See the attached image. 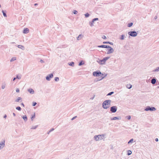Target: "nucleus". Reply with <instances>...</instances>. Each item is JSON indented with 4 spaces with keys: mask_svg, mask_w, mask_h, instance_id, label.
Instances as JSON below:
<instances>
[{
    "mask_svg": "<svg viewBox=\"0 0 159 159\" xmlns=\"http://www.w3.org/2000/svg\"><path fill=\"white\" fill-rule=\"evenodd\" d=\"M157 81V79L155 78L154 77L152 78L151 81V83L153 84H155Z\"/></svg>",
    "mask_w": 159,
    "mask_h": 159,
    "instance_id": "8",
    "label": "nucleus"
},
{
    "mask_svg": "<svg viewBox=\"0 0 159 159\" xmlns=\"http://www.w3.org/2000/svg\"><path fill=\"white\" fill-rule=\"evenodd\" d=\"M117 107L116 106H113L110 107V111L112 113H115L117 110Z\"/></svg>",
    "mask_w": 159,
    "mask_h": 159,
    "instance_id": "5",
    "label": "nucleus"
},
{
    "mask_svg": "<svg viewBox=\"0 0 159 159\" xmlns=\"http://www.w3.org/2000/svg\"><path fill=\"white\" fill-rule=\"evenodd\" d=\"M133 25V23L132 22H130V23L128 24L127 26L128 27H131Z\"/></svg>",
    "mask_w": 159,
    "mask_h": 159,
    "instance_id": "22",
    "label": "nucleus"
},
{
    "mask_svg": "<svg viewBox=\"0 0 159 159\" xmlns=\"http://www.w3.org/2000/svg\"><path fill=\"white\" fill-rule=\"evenodd\" d=\"M21 105L23 106L24 107V105L23 103H21Z\"/></svg>",
    "mask_w": 159,
    "mask_h": 159,
    "instance_id": "50",
    "label": "nucleus"
},
{
    "mask_svg": "<svg viewBox=\"0 0 159 159\" xmlns=\"http://www.w3.org/2000/svg\"><path fill=\"white\" fill-rule=\"evenodd\" d=\"M6 115H5V116H4V118H6Z\"/></svg>",
    "mask_w": 159,
    "mask_h": 159,
    "instance_id": "55",
    "label": "nucleus"
},
{
    "mask_svg": "<svg viewBox=\"0 0 159 159\" xmlns=\"http://www.w3.org/2000/svg\"><path fill=\"white\" fill-rule=\"evenodd\" d=\"M108 48H109V49L107 50L108 51L107 53V54L111 53L114 52V50L111 47L109 46V47H108Z\"/></svg>",
    "mask_w": 159,
    "mask_h": 159,
    "instance_id": "7",
    "label": "nucleus"
},
{
    "mask_svg": "<svg viewBox=\"0 0 159 159\" xmlns=\"http://www.w3.org/2000/svg\"><path fill=\"white\" fill-rule=\"evenodd\" d=\"M110 58L109 57H104L102 60H100V64H105L106 61Z\"/></svg>",
    "mask_w": 159,
    "mask_h": 159,
    "instance_id": "4",
    "label": "nucleus"
},
{
    "mask_svg": "<svg viewBox=\"0 0 159 159\" xmlns=\"http://www.w3.org/2000/svg\"><path fill=\"white\" fill-rule=\"evenodd\" d=\"M2 12L3 13V15L4 16L6 17H7L6 14L4 12V11H2Z\"/></svg>",
    "mask_w": 159,
    "mask_h": 159,
    "instance_id": "32",
    "label": "nucleus"
},
{
    "mask_svg": "<svg viewBox=\"0 0 159 159\" xmlns=\"http://www.w3.org/2000/svg\"><path fill=\"white\" fill-rule=\"evenodd\" d=\"M16 91L17 92H19V89H17L16 90Z\"/></svg>",
    "mask_w": 159,
    "mask_h": 159,
    "instance_id": "45",
    "label": "nucleus"
},
{
    "mask_svg": "<svg viewBox=\"0 0 159 159\" xmlns=\"http://www.w3.org/2000/svg\"><path fill=\"white\" fill-rule=\"evenodd\" d=\"M144 110L146 111H154L156 110V109L154 107H150V106H148L145 108Z\"/></svg>",
    "mask_w": 159,
    "mask_h": 159,
    "instance_id": "2",
    "label": "nucleus"
},
{
    "mask_svg": "<svg viewBox=\"0 0 159 159\" xmlns=\"http://www.w3.org/2000/svg\"><path fill=\"white\" fill-rule=\"evenodd\" d=\"M53 75H52V74H50V75H48L46 77V79H47V80H49L50 79V78H52L53 77Z\"/></svg>",
    "mask_w": 159,
    "mask_h": 159,
    "instance_id": "10",
    "label": "nucleus"
},
{
    "mask_svg": "<svg viewBox=\"0 0 159 159\" xmlns=\"http://www.w3.org/2000/svg\"><path fill=\"white\" fill-rule=\"evenodd\" d=\"M98 20V18H96L93 19V20L90 23V25L91 26H93V23L94 22V21H95L96 20Z\"/></svg>",
    "mask_w": 159,
    "mask_h": 159,
    "instance_id": "11",
    "label": "nucleus"
},
{
    "mask_svg": "<svg viewBox=\"0 0 159 159\" xmlns=\"http://www.w3.org/2000/svg\"><path fill=\"white\" fill-rule=\"evenodd\" d=\"M106 138L105 134L100 135V140L104 139Z\"/></svg>",
    "mask_w": 159,
    "mask_h": 159,
    "instance_id": "13",
    "label": "nucleus"
},
{
    "mask_svg": "<svg viewBox=\"0 0 159 159\" xmlns=\"http://www.w3.org/2000/svg\"><path fill=\"white\" fill-rule=\"evenodd\" d=\"M132 153V152L130 150H128L127 151V155H130Z\"/></svg>",
    "mask_w": 159,
    "mask_h": 159,
    "instance_id": "23",
    "label": "nucleus"
},
{
    "mask_svg": "<svg viewBox=\"0 0 159 159\" xmlns=\"http://www.w3.org/2000/svg\"><path fill=\"white\" fill-rule=\"evenodd\" d=\"M16 60V57H12L11 60V61H13Z\"/></svg>",
    "mask_w": 159,
    "mask_h": 159,
    "instance_id": "28",
    "label": "nucleus"
},
{
    "mask_svg": "<svg viewBox=\"0 0 159 159\" xmlns=\"http://www.w3.org/2000/svg\"><path fill=\"white\" fill-rule=\"evenodd\" d=\"M121 119V117L120 116L114 117L111 119V120H117Z\"/></svg>",
    "mask_w": 159,
    "mask_h": 159,
    "instance_id": "9",
    "label": "nucleus"
},
{
    "mask_svg": "<svg viewBox=\"0 0 159 159\" xmlns=\"http://www.w3.org/2000/svg\"><path fill=\"white\" fill-rule=\"evenodd\" d=\"M82 37L81 35H79L78 37L77 38V39L78 40H79V38H81Z\"/></svg>",
    "mask_w": 159,
    "mask_h": 159,
    "instance_id": "36",
    "label": "nucleus"
},
{
    "mask_svg": "<svg viewBox=\"0 0 159 159\" xmlns=\"http://www.w3.org/2000/svg\"><path fill=\"white\" fill-rule=\"evenodd\" d=\"M159 84V82L157 85H158Z\"/></svg>",
    "mask_w": 159,
    "mask_h": 159,
    "instance_id": "56",
    "label": "nucleus"
},
{
    "mask_svg": "<svg viewBox=\"0 0 159 159\" xmlns=\"http://www.w3.org/2000/svg\"><path fill=\"white\" fill-rule=\"evenodd\" d=\"M76 116H75V117H73L72 119V120H73V119H74L75 118V117H76Z\"/></svg>",
    "mask_w": 159,
    "mask_h": 159,
    "instance_id": "47",
    "label": "nucleus"
},
{
    "mask_svg": "<svg viewBox=\"0 0 159 159\" xmlns=\"http://www.w3.org/2000/svg\"><path fill=\"white\" fill-rule=\"evenodd\" d=\"M99 73L98 72H94L93 73V75L94 76H97L99 75Z\"/></svg>",
    "mask_w": 159,
    "mask_h": 159,
    "instance_id": "15",
    "label": "nucleus"
},
{
    "mask_svg": "<svg viewBox=\"0 0 159 159\" xmlns=\"http://www.w3.org/2000/svg\"><path fill=\"white\" fill-rule=\"evenodd\" d=\"M114 93V92L113 91L111 92L110 93H108L107 94V96H110L112 95V94H113Z\"/></svg>",
    "mask_w": 159,
    "mask_h": 159,
    "instance_id": "26",
    "label": "nucleus"
},
{
    "mask_svg": "<svg viewBox=\"0 0 159 159\" xmlns=\"http://www.w3.org/2000/svg\"><path fill=\"white\" fill-rule=\"evenodd\" d=\"M155 140L156 142H158V138H157L155 139Z\"/></svg>",
    "mask_w": 159,
    "mask_h": 159,
    "instance_id": "46",
    "label": "nucleus"
},
{
    "mask_svg": "<svg viewBox=\"0 0 159 159\" xmlns=\"http://www.w3.org/2000/svg\"><path fill=\"white\" fill-rule=\"evenodd\" d=\"M37 103L36 102H34L33 103V106H35L36 104Z\"/></svg>",
    "mask_w": 159,
    "mask_h": 159,
    "instance_id": "44",
    "label": "nucleus"
},
{
    "mask_svg": "<svg viewBox=\"0 0 159 159\" xmlns=\"http://www.w3.org/2000/svg\"><path fill=\"white\" fill-rule=\"evenodd\" d=\"M16 78V79H20L21 78V77L20 76H17Z\"/></svg>",
    "mask_w": 159,
    "mask_h": 159,
    "instance_id": "43",
    "label": "nucleus"
},
{
    "mask_svg": "<svg viewBox=\"0 0 159 159\" xmlns=\"http://www.w3.org/2000/svg\"><path fill=\"white\" fill-rule=\"evenodd\" d=\"M21 101V98H18L16 100V101L17 102H20Z\"/></svg>",
    "mask_w": 159,
    "mask_h": 159,
    "instance_id": "24",
    "label": "nucleus"
},
{
    "mask_svg": "<svg viewBox=\"0 0 159 159\" xmlns=\"http://www.w3.org/2000/svg\"><path fill=\"white\" fill-rule=\"evenodd\" d=\"M13 115H14V116H16L15 114L14 113H13Z\"/></svg>",
    "mask_w": 159,
    "mask_h": 159,
    "instance_id": "51",
    "label": "nucleus"
},
{
    "mask_svg": "<svg viewBox=\"0 0 159 159\" xmlns=\"http://www.w3.org/2000/svg\"><path fill=\"white\" fill-rule=\"evenodd\" d=\"M16 79V78H14L13 79V81H14Z\"/></svg>",
    "mask_w": 159,
    "mask_h": 159,
    "instance_id": "49",
    "label": "nucleus"
},
{
    "mask_svg": "<svg viewBox=\"0 0 159 159\" xmlns=\"http://www.w3.org/2000/svg\"><path fill=\"white\" fill-rule=\"evenodd\" d=\"M125 38V35H122L121 36V37L120 38V39L121 40H124Z\"/></svg>",
    "mask_w": 159,
    "mask_h": 159,
    "instance_id": "25",
    "label": "nucleus"
},
{
    "mask_svg": "<svg viewBox=\"0 0 159 159\" xmlns=\"http://www.w3.org/2000/svg\"><path fill=\"white\" fill-rule=\"evenodd\" d=\"M103 44H106V43L108 44V43H109L111 45H113V43L112 42H110L109 41H104L103 42Z\"/></svg>",
    "mask_w": 159,
    "mask_h": 159,
    "instance_id": "14",
    "label": "nucleus"
},
{
    "mask_svg": "<svg viewBox=\"0 0 159 159\" xmlns=\"http://www.w3.org/2000/svg\"><path fill=\"white\" fill-rule=\"evenodd\" d=\"M73 13L74 14H76L77 13V11H76V10H74L73 11Z\"/></svg>",
    "mask_w": 159,
    "mask_h": 159,
    "instance_id": "40",
    "label": "nucleus"
},
{
    "mask_svg": "<svg viewBox=\"0 0 159 159\" xmlns=\"http://www.w3.org/2000/svg\"><path fill=\"white\" fill-rule=\"evenodd\" d=\"M29 32V30L27 28H25L23 31V33L24 34L28 33Z\"/></svg>",
    "mask_w": 159,
    "mask_h": 159,
    "instance_id": "12",
    "label": "nucleus"
},
{
    "mask_svg": "<svg viewBox=\"0 0 159 159\" xmlns=\"http://www.w3.org/2000/svg\"><path fill=\"white\" fill-rule=\"evenodd\" d=\"M59 78L58 77H56L55 78V80L56 81H58L59 80Z\"/></svg>",
    "mask_w": 159,
    "mask_h": 159,
    "instance_id": "39",
    "label": "nucleus"
},
{
    "mask_svg": "<svg viewBox=\"0 0 159 159\" xmlns=\"http://www.w3.org/2000/svg\"><path fill=\"white\" fill-rule=\"evenodd\" d=\"M4 87H2V88L3 89H4Z\"/></svg>",
    "mask_w": 159,
    "mask_h": 159,
    "instance_id": "54",
    "label": "nucleus"
},
{
    "mask_svg": "<svg viewBox=\"0 0 159 159\" xmlns=\"http://www.w3.org/2000/svg\"><path fill=\"white\" fill-rule=\"evenodd\" d=\"M107 75V73H102L100 71V78H101V79H100V80L104 79Z\"/></svg>",
    "mask_w": 159,
    "mask_h": 159,
    "instance_id": "6",
    "label": "nucleus"
},
{
    "mask_svg": "<svg viewBox=\"0 0 159 159\" xmlns=\"http://www.w3.org/2000/svg\"><path fill=\"white\" fill-rule=\"evenodd\" d=\"M18 47L19 48H23V47L21 45H18Z\"/></svg>",
    "mask_w": 159,
    "mask_h": 159,
    "instance_id": "38",
    "label": "nucleus"
},
{
    "mask_svg": "<svg viewBox=\"0 0 159 159\" xmlns=\"http://www.w3.org/2000/svg\"><path fill=\"white\" fill-rule=\"evenodd\" d=\"M5 143V141H4L3 142H2V143L0 144V148H2L4 146Z\"/></svg>",
    "mask_w": 159,
    "mask_h": 159,
    "instance_id": "18",
    "label": "nucleus"
},
{
    "mask_svg": "<svg viewBox=\"0 0 159 159\" xmlns=\"http://www.w3.org/2000/svg\"><path fill=\"white\" fill-rule=\"evenodd\" d=\"M126 87L128 89H130L132 87V85L130 84H127L126 85Z\"/></svg>",
    "mask_w": 159,
    "mask_h": 159,
    "instance_id": "19",
    "label": "nucleus"
},
{
    "mask_svg": "<svg viewBox=\"0 0 159 159\" xmlns=\"http://www.w3.org/2000/svg\"><path fill=\"white\" fill-rule=\"evenodd\" d=\"M37 5V3H35V4H34V5L35 6H36V5Z\"/></svg>",
    "mask_w": 159,
    "mask_h": 159,
    "instance_id": "53",
    "label": "nucleus"
},
{
    "mask_svg": "<svg viewBox=\"0 0 159 159\" xmlns=\"http://www.w3.org/2000/svg\"><path fill=\"white\" fill-rule=\"evenodd\" d=\"M74 64V63L73 62H72L70 63V64H69L70 65L73 66Z\"/></svg>",
    "mask_w": 159,
    "mask_h": 159,
    "instance_id": "41",
    "label": "nucleus"
},
{
    "mask_svg": "<svg viewBox=\"0 0 159 159\" xmlns=\"http://www.w3.org/2000/svg\"><path fill=\"white\" fill-rule=\"evenodd\" d=\"M85 16L86 17H88L89 16V14L88 13H86L85 14Z\"/></svg>",
    "mask_w": 159,
    "mask_h": 159,
    "instance_id": "35",
    "label": "nucleus"
},
{
    "mask_svg": "<svg viewBox=\"0 0 159 159\" xmlns=\"http://www.w3.org/2000/svg\"><path fill=\"white\" fill-rule=\"evenodd\" d=\"M37 126H33L32 127V129H34L36 128H37Z\"/></svg>",
    "mask_w": 159,
    "mask_h": 159,
    "instance_id": "42",
    "label": "nucleus"
},
{
    "mask_svg": "<svg viewBox=\"0 0 159 159\" xmlns=\"http://www.w3.org/2000/svg\"><path fill=\"white\" fill-rule=\"evenodd\" d=\"M23 119L24 120H27V118L26 116H24L23 117Z\"/></svg>",
    "mask_w": 159,
    "mask_h": 159,
    "instance_id": "31",
    "label": "nucleus"
},
{
    "mask_svg": "<svg viewBox=\"0 0 159 159\" xmlns=\"http://www.w3.org/2000/svg\"><path fill=\"white\" fill-rule=\"evenodd\" d=\"M111 100H106L102 104V107L104 109H106L108 108L110 106Z\"/></svg>",
    "mask_w": 159,
    "mask_h": 159,
    "instance_id": "1",
    "label": "nucleus"
},
{
    "mask_svg": "<svg viewBox=\"0 0 159 159\" xmlns=\"http://www.w3.org/2000/svg\"><path fill=\"white\" fill-rule=\"evenodd\" d=\"M102 38L103 39H107V37H106L105 35H103V36L102 37Z\"/></svg>",
    "mask_w": 159,
    "mask_h": 159,
    "instance_id": "34",
    "label": "nucleus"
},
{
    "mask_svg": "<svg viewBox=\"0 0 159 159\" xmlns=\"http://www.w3.org/2000/svg\"><path fill=\"white\" fill-rule=\"evenodd\" d=\"M94 139L96 141L98 140L99 139V137H98V135H97V136H95L94 137Z\"/></svg>",
    "mask_w": 159,
    "mask_h": 159,
    "instance_id": "20",
    "label": "nucleus"
},
{
    "mask_svg": "<svg viewBox=\"0 0 159 159\" xmlns=\"http://www.w3.org/2000/svg\"><path fill=\"white\" fill-rule=\"evenodd\" d=\"M154 71H159V67H157L156 69H155V70H153Z\"/></svg>",
    "mask_w": 159,
    "mask_h": 159,
    "instance_id": "29",
    "label": "nucleus"
},
{
    "mask_svg": "<svg viewBox=\"0 0 159 159\" xmlns=\"http://www.w3.org/2000/svg\"><path fill=\"white\" fill-rule=\"evenodd\" d=\"M154 19H157V16H156L154 17Z\"/></svg>",
    "mask_w": 159,
    "mask_h": 159,
    "instance_id": "48",
    "label": "nucleus"
},
{
    "mask_svg": "<svg viewBox=\"0 0 159 159\" xmlns=\"http://www.w3.org/2000/svg\"><path fill=\"white\" fill-rule=\"evenodd\" d=\"M127 119L128 120H130L131 118V116H127Z\"/></svg>",
    "mask_w": 159,
    "mask_h": 159,
    "instance_id": "37",
    "label": "nucleus"
},
{
    "mask_svg": "<svg viewBox=\"0 0 159 159\" xmlns=\"http://www.w3.org/2000/svg\"><path fill=\"white\" fill-rule=\"evenodd\" d=\"M84 64V62L83 61H81L79 64V66H81L82 65H83Z\"/></svg>",
    "mask_w": 159,
    "mask_h": 159,
    "instance_id": "30",
    "label": "nucleus"
},
{
    "mask_svg": "<svg viewBox=\"0 0 159 159\" xmlns=\"http://www.w3.org/2000/svg\"><path fill=\"white\" fill-rule=\"evenodd\" d=\"M16 109H17L19 111H20L21 110V108L19 107H17L16 108Z\"/></svg>",
    "mask_w": 159,
    "mask_h": 159,
    "instance_id": "33",
    "label": "nucleus"
},
{
    "mask_svg": "<svg viewBox=\"0 0 159 159\" xmlns=\"http://www.w3.org/2000/svg\"><path fill=\"white\" fill-rule=\"evenodd\" d=\"M35 113H34L32 115V117L31 118V120H33L35 118Z\"/></svg>",
    "mask_w": 159,
    "mask_h": 159,
    "instance_id": "27",
    "label": "nucleus"
},
{
    "mask_svg": "<svg viewBox=\"0 0 159 159\" xmlns=\"http://www.w3.org/2000/svg\"><path fill=\"white\" fill-rule=\"evenodd\" d=\"M134 139H130L128 142V144H129L130 143H132Z\"/></svg>",
    "mask_w": 159,
    "mask_h": 159,
    "instance_id": "21",
    "label": "nucleus"
},
{
    "mask_svg": "<svg viewBox=\"0 0 159 159\" xmlns=\"http://www.w3.org/2000/svg\"><path fill=\"white\" fill-rule=\"evenodd\" d=\"M54 130L53 129H51V131H52V130Z\"/></svg>",
    "mask_w": 159,
    "mask_h": 159,
    "instance_id": "52",
    "label": "nucleus"
},
{
    "mask_svg": "<svg viewBox=\"0 0 159 159\" xmlns=\"http://www.w3.org/2000/svg\"><path fill=\"white\" fill-rule=\"evenodd\" d=\"M157 88H159V86H158V87H157Z\"/></svg>",
    "mask_w": 159,
    "mask_h": 159,
    "instance_id": "57",
    "label": "nucleus"
},
{
    "mask_svg": "<svg viewBox=\"0 0 159 159\" xmlns=\"http://www.w3.org/2000/svg\"><path fill=\"white\" fill-rule=\"evenodd\" d=\"M109 47V46L106 45H100V48H107Z\"/></svg>",
    "mask_w": 159,
    "mask_h": 159,
    "instance_id": "17",
    "label": "nucleus"
},
{
    "mask_svg": "<svg viewBox=\"0 0 159 159\" xmlns=\"http://www.w3.org/2000/svg\"><path fill=\"white\" fill-rule=\"evenodd\" d=\"M128 34L129 36L133 37H135L137 35V33L135 31H130L129 32Z\"/></svg>",
    "mask_w": 159,
    "mask_h": 159,
    "instance_id": "3",
    "label": "nucleus"
},
{
    "mask_svg": "<svg viewBox=\"0 0 159 159\" xmlns=\"http://www.w3.org/2000/svg\"><path fill=\"white\" fill-rule=\"evenodd\" d=\"M28 91L30 93L33 94L34 93V91L32 89H28Z\"/></svg>",
    "mask_w": 159,
    "mask_h": 159,
    "instance_id": "16",
    "label": "nucleus"
}]
</instances>
